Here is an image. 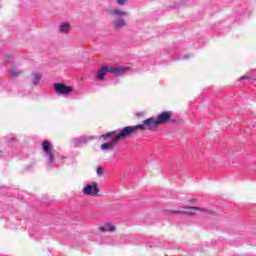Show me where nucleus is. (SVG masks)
Returning a JSON list of instances; mask_svg holds the SVG:
<instances>
[{"label": "nucleus", "instance_id": "nucleus-1", "mask_svg": "<svg viewBox=\"0 0 256 256\" xmlns=\"http://www.w3.org/2000/svg\"><path fill=\"white\" fill-rule=\"evenodd\" d=\"M108 13L112 17H116L112 21V26L114 27V29H123V27H127V22L125 21V19H123V17H128L129 12L117 8H111L108 10Z\"/></svg>", "mask_w": 256, "mask_h": 256}, {"label": "nucleus", "instance_id": "nucleus-2", "mask_svg": "<svg viewBox=\"0 0 256 256\" xmlns=\"http://www.w3.org/2000/svg\"><path fill=\"white\" fill-rule=\"evenodd\" d=\"M136 131H145L144 125H136V126H127L121 130V132L115 137V143H119V141L125 139V137H129V135H133Z\"/></svg>", "mask_w": 256, "mask_h": 256}, {"label": "nucleus", "instance_id": "nucleus-3", "mask_svg": "<svg viewBox=\"0 0 256 256\" xmlns=\"http://www.w3.org/2000/svg\"><path fill=\"white\" fill-rule=\"evenodd\" d=\"M129 68H111L107 66H103L101 69L98 70L96 74V80L97 81H104L105 80V75L108 73H123V71H127Z\"/></svg>", "mask_w": 256, "mask_h": 256}, {"label": "nucleus", "instance_id": "nucleus-4", "mask_svg": "<svg viewBox=\"0 0 256 256\" xmlns=\"http://www.w3.org/2000/svg\"><path fill=\"white\" fill-rule=\"evenodd\" d=\"M54 90L58 95H69V93L73 91V88L70 86H66L65 84L56 83L54 84Z\"/></svg>", "mask_w": 256, "mask_h": 256}, {"label": "nucleus", "instance_id": "nucleus-5", "mask_svg": "<svg viewBox=\"0 0 256 256\" xmlns=\"http://www.w3.org/2000/svg\"><path fill=\"white\" fill-rule=\"evenodd\" d=\"M42 147L46 155L49 157L50 164L53 165V159H55V155L53 154V146L49 141H44L42 143Z\"/></svg>", "mask_w": 256, "mask_h": 256}, {"label": "nucleus", "instance_id": "nucleus-6", "mask_svg": "<svg viewBox=\"0 0 256 256\" xmlns=\"http://www.w3.org/2000/svg\"><path fill=\"white\" fill-rule=\"evenodd\" d=\"M83 193L85 195H91V197H96L99 193V188L97 187V184H88L84 189Z\"/></svg>", "mask_w": 256, "mask_h": 256}, {"label": "nucleus", "instance_id": "nucleus-7", "mask_svg": "<svg viewBox=\"0 0 256 256\" xmlns=\"http://www.w3.org/2000/svg\"><path fill=\"white\" fill-rule=\"evenodd\" d=\"M144 124H140L143 125L145 127V130L147 129H154V127L159 126V123L157 122V118H149L143 121Z\"/></svg>", "mask_w": 256, "mask_h": 256}, {"label": "nucleus", "instance_id": "nucleus-8", "mask_svg": "<svg viewBox=\"0 0 256 256\" xmlns=\"http://www.w3.org/2000/svg\"><path fill=\"white\" fill-rule=\"evenodd\" d=\"M171 115H172L171 112H163L162 114H160L156 118L158 125H163V123H167V121H169V119H171Z\"/></svg>", "mask_w": 256, "mask_h": 256}, {"label": "nucleus", "instance_id": "nucleus-9", "mask_svg": "<svg viewBox=\"0 0 256 256\" xmlns=\"http://www.w3.org/2000/svg\"><path fill=\"white\" fill-rule=\"evenodd\" d=\"M115 138H114V141L113 142H107V143H104L101 145V149L102 151H112V149H114L115 147Z\"/></svg>", "mask_w": 256, "mask_h": 256}, {"label": "nucleus", "instance_id": "nucleus-10", "mask_svg": "<svg viewBox=\"0 0 256 256\" xmlns=\"http://www.w3.org/2000/svg\"><path fill=\"white\" fill-rule=\"evenodd\" d=\"M59 33H69L71 31V25L69 23H63L58 28Z\"/></svg>", "mask_w": 256, "mask_h": 256}, {"label": "nucleus", "instance_id": "nucleus-11", "mask_svg": "<svg viewBox=\"0 0 256 256\" xmlns=\"http://www.w3.org/2000/svg\"><path fill=\"white\" fill-rule=\"evenodd\" d=\"M197 211H203V209L197 207H187L184 211H182V213H186V215H193Z\"/></svg>", "mask_w": 256, "mask_h": 256}, {"label": "nucleus", "instance_id": "nucleus-12", "mask_svg": "<svg viewBox=\"0 0 256 256\" xmlns=\"http://www.w3.org/2000/svg\"><path fill=\"white\" fill-rule=\"evenodd\" d=\"M41 81V74L39 72L32 73V83L33 85H39Z\"/></svg>", "mask_w": 256, "mask_h": 256}, {"label": "nucleus", "instance_id": "nucleus-13", "mask_svg": "<svg viewBox=\"0 0 256 256\" xmlns=\"http://www.w3.org/2000/svg\"><path fill=\"white\" fill-rule=\"evenodd\" d=\"M115 230V226H113V224L110 223H106L103 225V227L100 228V231L105 232V231H114Z\"/></svg>", "mask_w": 256, "mask_h": 256}, {"label": "nucleus", "instance_id": "nucleus-14", "mask_svg": "<svg viewBox=\"0 0 256 256\" xmlns=\"http://www.w3.org/2000/svg\"><path fill=\"white\" fill-rule=\"evenodd\" d=\"M89 141V138L82 136L80 138H77L74 140L75 145H83V143H87Z\"/></svg>", "mask_w": 256, "mask_h": 256}, {"label": "nucleus", "instance_id": "nucleus-15", "mask_svg": "<svg viewBox=\"0 0 256 256\" xmlns=\"http://www.w3.org/2000/svg\"><path fill=\"white\" fill-rule=\"evenodd\" d=\"M19 75H21V70H17V69L12 70V72H11V77H12L13 79H15V77H17V76H19Z\"/></svg>", "mask_w": 256, "mask_h": 256}, {"label": "nucleus", "instance_id": "nucleus-16", "mask_svg": "<svg viewBox=\"0 0 256 256\" xmlns=\"http://www.w3.org/2000/svg\"><path fill=\"white\" fill-rule=\"evenodd\" d=\"M116 3L120 7H125V5H127V0H116Z\"/></svg>", "mask_w": 256, "mask_h": 256}, {"label": "nucleus", "instance_id": "nucleus-17", "mask_svg": "<svg viewBox=\"0 0 256 256\" xmlns=\"http://www.w3.org/2000/svg\"><path fill=\"white\" fill-rule=\"evenodd\" d=\"M112 135H115V132L102 135L101 138H102V139H109V137H111Z\"/></svg>", "mask_w": 256, "mask_h": 256}, {"label": "nucleus", "instance_id": "nucleus-18", "mask_svg": "<svg viewBox=\"0 0 256 256\" xmlns=\"http://www.w3.org/2000/svg\"><path fill=\"white\" fill-rule=\"evenodd\" d=\"M103 173H104L103 168L102 167H98L97 168V175L101 176V175H103Z\"/></svg>", "mask_w": 256, "mask_h": 256}, {"label": "nucleus", "instance_id": "nucleus-19", "mask_svg": "<svg viewBox=\"0 0 256 256\" xmlns=\"http://www.w3.org/2000/svg\"><path fill=\"white\" fill-rule=\"evenodd\" d=\"M240 79H249L247 76H242Z\"/></svg>", "mask_w": 256, "mask_h": 256}, {"label": "nucleus", "instance_id": "nucleus-20", "mask_svg": "<svg viewBox=\"0 0 256 256\" xmlns=\"http://www.w3.org/2000/svg\"><path fill=\"white\" fill-rule=\"evenodd\" d=\"M205 213H207L209 215V214H211V211L206 210Z\"/></svg>", "mask_w": 256, "mask_h": 256}]
</instances>
